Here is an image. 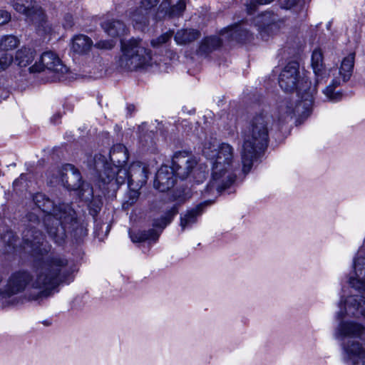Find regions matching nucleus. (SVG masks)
Here are the masks:
<instances>
[{
  "instance_id": "obj_2",
  "label": "nucleus",
  "mask_w": 365,
  "mask_h": 365,
  "mask_svg": "<svg viewBox=\"0 0 365 365\" xmlns=\"http://www.w3.org/2000/svg\"><path fill=\"white\" fill-rule=\"evenodd\" d=\"M279 85L285 92L297 90L298 99L295 102L284 101L278 108L279 120L287 121L294 116L307 117L312 110L317 88L305 77H301L299 64L289 63L279 76Z\"/></svg>"
},
{
  "instance_id": "obj_10",
  "label": "nucleus",
  "mask_w": 365,
  "mask_h": 365,
  "mask_svg": "<svg viewBox=\"0 0 365 365\" xmlns=\"http://www.w3.org/2000/svg\"><path fill=\"white\" fill-rule=\"evenodd\" d=\"M354 60V52H351L344 57L338 71L339 76H335L329 85L323 90V93L329 101L337 102L341 99V93L334 92V89L341 83H345L350 79L353 73Z\"/></svg>"
},
{
  "instance_id": "obj_9",
  "label": "nucleus",
  "mask_w": 365,
  "mask_h": 365,
  "mask_svg": "<svg viewBox=\"0 0 365 365\" xmlns=\"http://www.w3.org/2000/svg\"><path fill=\"white\" fill-rule=\"evenodd\" d=\"M94 169L99 172L100 180L103 184L122 185L126 181L129 184V169L112 167L106 156L98 154L94 158Z\"/></svg>"
},
{
  "instance_id": "obj_24",
  "label": "nucleus",
  "mask_w": 365,
  "mask_h": 365,
  "mask_svg": "<svg viewBox=\"0 0 365 365\" xmlns=\"http://www.w3.org/2000/svg\"><path fill=\"white\" fill-rule=\"evenodd\" d=\"M104 31L111 37H117L126 33L127 29L123 22L118 20H107L101 24Z\"/></svg>"
},
{
  "instance_id": "obj_16",
  "label": "nucleus",
  "mask_w": 365,
  "mask_h": 365,
  "mask_svg": "<svg viewBox=\"0 0 365 365\" xmlns=\"http://www.w3.org/2000/svg\"><path fill=\"white\" fill-rule=\"evenodd\" d=\"M197 163L196 158L192 155L186 152H178L175 153L170 168L178 177L183 179L189 175Z\"/></svg>"
},
{
  "instance_id": "obj_20",
  "label": "nucleus",
  "mask_w": 365,
  "mask_h": 365,
  "mask_svg": "<svg viewBox=\"0 0 365 365\" xmlns=\"http://www.w3.org/2000/svg\"><path fill=\"white\" fill-rule=\"evenodd\" d=\"M176 177L173 168L167 165L161 166L156 173L154 187L160 192H165L174 186Z\"/></svg>"
},
{
  "instance_id": "obj_8",
  "label": "nucleus",
  "mask_w": 365,
  "mask_h": 365,
  "mask_svg": "<svg viewBox=\"0 0 365 365\" xmlns=\"http://www.w3.org/2000/svg\"><path fill=\"white\" fill-rule=\"evenodd\" d=\"M221 37L211 36L205 38L201 43L198 52L200 54H208L220 46L223 41H236L245 43L252 38L250 31L244 26L235 24L224 29L221 31Z\"/></svg>"
},
{
  "instance_id": "obj_14",
  "label": "nucleus",
  "mask_w": 365,
  "mask_h": 365,
  "mask_svg": "<svg viewBox=\"0 0 365 365\" xmlns=\"http://www.w3.org/2000/svg\"><path fill=\"white\" fill-rule=\"evenodd\" d=\"M23 241L24 249L31 248V251L35 254L43 255L49 250L42 233L31 225L23 232Z\"/></svg>"
},
{
  "instance_id": "obj_17",
  "label": "nucleus",
  "mask_w": 365,
  "mask_h": 365,
  "mask_svg": "<svg viewBox=\"0 0 365 365\" xmlns=\"http://www.w3.org/2000/svg\"><path fill=\"white\" fill-rule=\"evenodd\" d=\"M129 187L134 191V197H138L137 190L144 185L148 179V168L140 162H135L129 167Z\"/></svg>"
},
{
  "instance_id": "obj_33",
  "label": "nucleus",
  "mask_w": 365,
  "mask_h": 365,
  "mask_svg": "<svg viewBox=\"0 0 365 365\" xmlns=\"http://www.w3.org/2000/svg\"><path fill=\"white\" fill-rule=\"evenodd\" d=\"M173 35V31H168L162 35H160L159 37L153 39L151 41V45L154 48H158L163 45L164 43H166L168 41H169L171 38V37Z\"/></svg>"
},
{
  "instance_id": "obj_26",
  "label": "nucleus",
  "mask_w": 365,
  "mask_h": 365,
  "mask_svg": "<svg viewBox=\"0 0 365 365\" xmlns=\"http://www.w3.org/2000/svg\"><path fill=\"white\" fill-rule=\"evenodd\" d=\"M93 45L92 40L83 34L77 35L72 40V50L79 54L88 52Z\"/></svg>"
},
{
  "instance_id": "obj_7",
  "label": "nucleus",
  "mask_w": 365,
  "mask_h": 365,
  "mask_svg": "<svg viewBox=\"0 0 365 365\" xmlns=\"http://www.w3.org/2000/svg\"><path fill=\"white\" fill-rule=\"evenodd\" d=\"M121 51L118 64L124 70L134 71L152 64L151 52L143 46L141 40L132 38L122 42Z\"/></svg>"
},
{
  "instance_id": "obj_35",
  "label": "nucleus",
  "mask_w": 365,
  "mask_h": 365,
  "mask_svg": "<svg viewBox=\"0 0 365 365\" xmlns=\"http://www.w3.org/2000/svg\"><path fill=\"white\" fill-rule=\"evenodd\" d=\"M2 240L5 242L9 247H14L16 245V238L14 235V232L11 230L7 231L3 236Z\"/></svg>"
},
{
  "instance_id": "obj_3",
  "label": "nucleus",
  "mask_w": 365,
  "mask_h": 365,
  "mask_svg": "<svg viewBox=\"0 0 365 365\" xmlns=\"http://www.w3.org/2000/svg\"><path fill=\"white\" fill-rule=\"evenodd\" d=\"M202 154L211 161V179L205 192L219 193L230 187L236 180L239 163L235 156V150L228 143L218 144L215 139L205 141Z\"/></svg>"
},
{
  "instance_id": "obj_23",
  "label": "nucleus",
  "mask_w": 365,
  "mask_h": 365,
  "mask_svg": "<svg viewBox=\"0 0 365 365\" xmlns=\"http://www.w3.org/2000/svg\"><path fill=\"white\" fill-rule=\"evenodd\" d=\"M110 161L112 167H122L128 159L127 148L122 144L113 145L110 151Z\"/></svg>"
},
{
  "instance_id": "obj_5",
  "label": "nucleus",
  "mask_w": 365,
  "mask_h": 365,
  "mask_svg": "<svg viewBox=\"0 0 365 365\" xmlns=\"http://www.w3.org/2000/svg\"><path fill=\"white\" fill-rule=\"evenodd\" d=\"M270 128L269 117L260 114L255 116L243 131L242 162L245 173L250 170L257 153L267 145Z\"/></svg>"
},
{
  "instance_id": "obj_18",
  "label": "nucleus",
  "mask_w": 365,
  "mask_h": 365,
  "mask_svg": "<svg viewBox=\"0 0 365 365\" xmlns=\"http://www.w3.org/2000/svg\"><path fill=\"white\" fill-rule=\"evenodd\" d=\"M365 331L361 324L353 321H341L335 331V338L343 340L346 337L360 338Z\"/></svg>"
},
{
  "instance_id": "obj_30",
  "label": "nucleus",
  "mask_w": 365,
  "mask_h": 365,
  "mask_svg": "<svg viewBox=\"0 0 365 365\" xmlns=\"http://www.w3.org/2000/svg\"><path fill=\"white\" fill-rule=\"evenodd\" d=\"M178 213V207L176 205H173L170 210L165 214V216L163 217L160 220H155L153 222V226L156 227L164 228L167 225H168L173 217Z\"/></svg>"
},
{
  "instance_id": "obj_12",
  "label": "nucleus",
  "mask_w": 365,
  "mask_h": 365,
  "mask_svg": "<svg viewBox=\"0 0 365 365\" xmlns=\"http://www.w3.org/2000/svg\"><path fill=\"white\" fill-rule=\"evenodd\" d=\"M44 70L53 73L55 78H59L61 75L66 73L67 68L56 53L48 51L43 52L39 61L29 68L31 73H38Z\"/></svg>"
},
{
  "instance_id": "obj_13",
  "label": "nucleus",
  "mask_w": 365,
  "mask_h": 365,
  "mask_svg": "<svg viewBox=\"0 0 365 365\" xmlns=\"http://www.w3.org/2000/svg\"><path fill=\"white\" fill-rule=\"evenodd\" d=\"M11 5L16 11L24 14L30 19L38 29L42 26L43 31H46L44 29V24L46 23L45 15L35 0H12Z\"/></svg>"
},
{
  "instance_id": "obj_41",
  "label": "nucleus",
  "mask_w": 365,
  "mask_h": 365,
  "mask_svg": "<svg viewBox=\"0 0 365 365\" xmlns=\"http://www.w3.org/2000/svg\"><path fill=\"white\" fill-rule=\"evenodd\" d=\"M128 109L129 110H134V106H129L128 107Z\"/></svg>"
},
{
  "instance_id": "obj_25",
  "label": "nucleus",
  "mask_w": 365,
  "mask_h": 365,
  "mask_svg": "<svg viewBox=\"0 0 365 365\" xmlns=\"http://www.w3.org/2000/svg\"><path fill=\"white\" fill-rule=\"evenodd\" d=\"M199 31L193 29H182L178 30L174 36L178 45H186L192 43L200 37Z\"/></svg>"
},
{
  "instance_id": "obj_39",
  "label": "nucleus",
  "mask_w": 365,
  "mask_h": 365,
  "mask_svg": "<svg viewBox=\"0 0 365 365\" xmlns=\"http://www.w3.org/2000/svg\"><path fill=\"white\" fill-rule=\"evenodd\" d=\"M24 177H25L24 174H21V175H20L19 178H18V179H16V180H15L14 181V183H13L14 186H17V185H19V182H20L21 180H24Z\"/></svg>"
},
{
  "instance_id": "obj_21",
  "label": "nucleus",
  "mask_w": 365,
  "mask_h": 365,
  "mask_svg": "<svg viewBox=\"0 0 365 365\" xmlns=\"http://www.w3.org/2000/svg\"><path fill=\"white\" fill-rule=\"evenodd\" d=\"M312 67L315 76L313 85H316L317 88V86L325 83L328 78V73L323 64V54L320 49H315L312 53Z\"/></svg>"
},
{
  "instance_id": "obj_38",
  "label": "nucleus",
  "mask_w": 365,
  "mask_h": 365,
  "mask_svg": "<svg viewBox=\"0 0 365 365\" xmlns=\"http://www.w3.org/2000/svg\"><path fill=\"white\" fill-rule=\"evenodd\" d=\"M73 18L71 15H66L65 16V23H64V26L66 28H70L73 26Z\"/></svg>"
},
{
  "instance_id": "obj_1",
  "label": "nucleus",
  "mask_w": 365,
  "mask_h": 365,
  "mask_svg": "<svg viewBox=\"0 0 365 365\" xmlns=\"http://www.w3.org/2000/svg\"><path fill=\"white\" fill-rule=\"evenodd\" d=\"M70 275L71 269L66 258L57 255L43 257L36 265L35 278L25 270L12 273L5 287L0 289V299L10 298L24 292L28 286L40 289L38 298L47 297L59 284L69 283Z\"/></svg>"
},
{
  "instance_id": "obj_28",
  "label": "nucleus",
  "mask_w": 365,
  "mask_h": 365,
  "mask_svg": "<svg viewBox=\"0 0 365 365\" xmlns=\"http://www.w3.org/2000/svg\"><path fill=\"white\" fill-rule=\"evenodd\" d=\"M35 55L34 49L23 47L17 51L15 61L20 67H26L34 61Z\"/></svg>"
},
{
  "instance_id": "obj_40",
  "label": "nucleus",
  "mask_w": 365,
  "mask_h": 365,
  "mask_svg": "<svg viewBox=\"0 0 365 365\" xmlns=\"http://www.w3.org/2000/svg\"><path fill=\"white\" fill-rule=\"evenodd\" d=\"M29 220H30V221H31L33 220H37V217L34 215H29Z\"/></svg>"
},
{
  "instance_id": "obj_34",
  "label": "nucleus",
  "mask_w": 365,
  "mask_h": 365,
  "mask_svg": "<svg viewBox=\"0 0 365 365\" xmlns=\"http://www.w3.org/2000/svg\"><path fill=\"white\" fill-rule=\"evenodd\" d=\"M13 56L5 53L0 57V72L6 70L13 62Z\"/></svg>"
},
{
  "instance_id": "obj_19",
  "label": "nucleus",
  "mask_w": 365,
  "mask_h": 365,
  "mask_svg": "<svg viewBox=\"0 0 365 365\" xmlns=\"http://www.w3.org/2000/svg\"><path fill=\"white\" fill-rule=\"evenodd\" d=\"M159 0H142L141 5L135 11L130 12V18L133 22V26L138 29H143L148 22V15L151 11L152 7L154 6Z\"/></svg>"
},
{
  "instance_id": "obj_37",
  "label": "nucleus",
  "mask_w": 365,
  "mask_h": 365,
  "mask_svg": "<svg viewBox=\"0 0 365 365\" xmlns=\"http://www.w3.org/2000/svg\"><path fill=\"white\" fill-rule=\"evenodd\" d=\"M11 19L10 14L4 10H0V25L5 24Z\"/></svg>"
},
{
  "instance_id": "obj_4",
  "label": "nucleus",
  "mask_w": 365,
  "mask_h": 365,
  "mask_svg": "<svg viewBox=\"0 0 365 365\" xmlns=\"http://www.w3.org/2000/svg\"><path fill=\"white\" fill-rule=\"evenodd\" d=\"M34 201L45 215L43 224L50 237L58 245L62 244L66 237L67 229L76 227V212L68 204L54 205L42 193H37Z\"/></svg>"
},
{
  "instance_id": "obj_31",
  "label": "nucleus",
  "mask_w": 365,
  "mask_h": 365,
  "mask_svg": "<svg viewBox=\"0 0 365 365\" xmlns=\"http://www.w3.org/2000/svg\"><path fill=\"white\" fill-rule=\"evenodd\" d=\"M19 43V39L14 36H6L0 41L1 50L9 51L17 47Z\"/></svg>"
},
{
  "instance_id": "obj_36",
  "label": "nucleus",
  "mask_w": 365,
  "mask_h": 365,
  "mask_svg": "<svg viewBox=\"0 0 365 365\" xmlns=\"http://www.w3.org/2000/svg\"><path fill=\"white\" fill-rule=\"evenodd\" d=\"M115 44L114 40H103L97 42L94 46L99 49L110 50L114 47Z\"/></svg>"
},
{
  "instance_id": "obj_15",
  "label": "nucleus",
  "mask_w": 365,
  "mask_h": 365,
  "mask_svg": "<svg viewBox=\"0 0 365 365\" xmlns=\"http://www.w3.org/2000/svg\"><path fill=\"white\" fill-rule=\"evenodd\" d=\"M255 22L260 37L265 41L276 34L283 24L282 21L277 20V16L271 13H265L257 16Z\"/></svg>"
},
{
  "instance_id": "obj_6",
  "label": "nucleus",
  "mask_w": 365,
  "mask_h": 365,
  "mask_svg": "<svg viewBox=\"0 0 365 365\" xmlns=\"http://www.w3.org/2000/svg\"><path fill=\"white\" fill-rule=\"evenodd\" d=\"M354 276L349 277V284L359 292L351 295L344 301L345 312L338 313L339 318L345 315L365 318V258L356 257L354 260Z\"/></svg>"
},
{
  "instance_id": "obj_29",
  "label": "nucleus",
  "mask_w": 365,
  "mask_h": 365,
  "mask_svg": "<svg viewBox=\"0 0 365 365\" xmlns=\"http://www.w3.org/2000/svg\"><path fill=\"white\" fill-rule=\"evenodd\" d=\"M129 235L133 242H142L147 240L155 241L159 236L157 232L153 229H150L148 231H130Z\"/></svg>"
},
{
  "instance_id": "obj_11",
  "label": "nucleus",
  "mask_w": 365,
  "mask_h": 365,
  "mask_svg": "<svg viewBox=\"0 0 365 365\" xmlns=\"http://www.w3.org/2000/svg\"><path fill=\"white\" fill-rule=\"evenodd\" d=\"M61 184L69 190H77L80 189V197L86 200H90L93 197V190L89 185H83L81 182V176L78 170L71 164L64 165L61 171L58 180Z\"/></svg>"
},
{
  "instance_id": "obj_27",
  "label": "nucleus",
  "mask_w": 365,
  "mask_h": 365,
  "mask_svg": "<svg viewBox=\"0 0 365 365\" xmlns=\"http://www.w3.org/2000/svg\"><path fill=\"white\" fill-rule=\"evenodd\" d=\"M202 205H199L197 207L187 210L180 218V227L182 230L190 227L197 222V217L202 213Z\"/></svg>"
},
{
  "instance_id": "obj_22",
  "label": "nucleus",
  "mask_w": 365,
  "mask_h": 365,
  "mask_svg": "<svg viewBox=\"0 0 365 365\" xmlns=\"http://www.w3.org/2000/svg\"><path fill=\"white\" fill-rule=\"evenodd\" d=\"M186 7V3L184 0H180L175 5L170 6V3L163 1L159 8L156 18L160 19L164 16L168 15L169 17H178L182 14Z\"/></svg>"
},
{
  "instance_id": "obj_32",
  "label": "nucleus",
  "mask_w": 365,
  "mask_h": 365,
  "mask_svg": "<svg viewBox=\"0 0 365 365\" xmlns=\"http://www.w3.org/2000/svg\"><path fill=\"white\" fill-rule=\"evenodd\" d=\"M306 4V0H283L281 2V8L290 9L295 8L296 11L302 9Z\"/></svg>"
},
{
  "instance_id": "obj_42",
  "label": "nucleus",
  "mask_w": 365,
  "mask_h": 365,
  "mask_svg": "<svg viewBox=\"0 0 365 365\" xmlns=\"http://www.w3.org/2000/svg\"><path fill=\"white\" fill-rule=\"evenodd\" d=\"M2 281V277L0 275V283Z\"/></svg>"
}]
</instances>
